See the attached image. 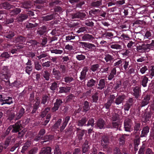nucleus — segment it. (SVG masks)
<instances>
[{
  "mask_svg": "<svg viewBox=\"0 0 154 154\" xmlns=\"http://www.w3.org/2000/svg\"><path fill=\"white\" fill-rule=\"evenodd\" d=\"M11 74L7 66H4L2 67L0 72V78L2 79H9Z\"/></svg>",
  "mask_w": 154,
  "mask_h": 154,
  "instance_id": "obj_1",
  "label": "nucleus"
},
{
  "mask_svg": "<svg viewBox=\"0 0 154 154\" xmlns=\"http://www.w3.org/2000/svg\"><path fill=\"white\" fill-rule=\"evenodd\" d=\"M12 97L8 96L5 94H0V104L1 105L7 104L10 105L13 103Z\"/></svg>",
  "mask_w": 154,
  "mask_h": 154,
  "instance_id": "obj_2",
  "label": "nucleus"
},
{
  "mask_svg": "<svg viewBox=\"0 0 154 154\" xmlns=\"http://www.w3.org/2000/svg\"><path fill=\"white\" fill-rule=\"evenodd\" d=\"M136 100L135 98L129 97L126 101L124 106V110L126 114L129 110L131 107L136 102Z\"/></svg>",
  "mask_w": 154,
  "mask_h": 154,
  "instance_id": "obj_3",
  "label": "nucleus"
},
{
  "mask_svg": "<svg viewBox=\"0 0 154 154\" xmlns=\"http://www.w3.org/2000/svg\"><path fill=\"white\" fill-rule=\"evenodd\" d=\"M97 79L95 77H89L87 79L86 85L88 88H96Z\"/></svg>",
  "mask_w": 154,
  "mask_h": 154,
  "instance_id": "obj_4",
  "label": "nucleus"
},
{
  "mask_svg": "<svg viewBox=\"0 0 154 154\" xmlns=\"http://www.w3.org/2000/svg\"><path fill=\"white\" fill-rule=\"evenodd\" d=\"M79 45L80 47L83 48H87L89 49L90 51H95L96 46L94 44L82 42H79Z\"/></svg>",
  "mask_w": 154,
  "mask_h": 154,
  "instance_id": "obj_5",
  "label": "nucleus"
},
{
  "mask_svg": "<svg viewBox=\"0 0 154 154\" xmlns=\"http://www.w3.org/2000/svg\"><path fill=\"white\" fill-rule=\"evenodd\" d=\"M124 126L125 131L130 133L132 130L131 128L132 121L131 119L129 118L126 119L124 121Z\"/></svg>",
  "mask_w": 154,
  "mask_h": 154,
  "instance_id": "obj_6",
  "label": "nucleus"
},
{
  "mask_svg": "<svg viewBox=\"0 0 154 154\" xmlns=\"http://www.w3.org/2000/svg\"><path fill=\"white\" fill-rule=\"evenodd\" d=\"M47 33V27L45 25L38 28L36 31V34L38 37L45 36Z\"/></svg>",
  "mask_w": 154,
  "mask_h": 154,
  "instance_id": "obj_7",
  "label": "nucleus"
},
{
  "mask_svg": "<svg viewBox=\"0 0 154 154\" xmlns=\"http://www.w3.org/2000/svg\"><path fill=\"white\" fill-rule=\"evenodd\" d=\"M10 125L12 129L11 132L13 133L19 132L23 127L20 120H18L14 124Z\"/></svg>",
  "mask_w": 154,
  "mask_h": 154,
  "instance_id": "obj_8",
  "label": "nucleus"
},
{
  "mask_svg": "<svg viewBox=\"0 0 154 154\" xmlns=\"http://www.w3.org/2000/svg\"><path fill=\"white\" fill-rule=\"evenodd\" d=\"M63 103L62 99L60 98H57L56 101L54 103V106L51 108L52 111L55 112L58 110L59 108L61 106Z\"/></svg>",
  "mask_w": 154,
  "mask_h": 154,
  "instance_id": "obj_9",
  "label": "nucleus"
},
{
  "mask_svg": "<svg viewBox=\"0 0 154 154\" xmlns=\"http://www.w3.org/2000/svg\"><path fill=\"white\" fill-rule=\"evenodd\" d=\"M105 79H101L99 81L97 79V84L96 88L99 90H104L106 87Z\"/></svg>",
  "mask_w": 154,
  "mask_h": 154,
  "instance_id": "obj_10",
  "label": "nucleus"
},
{
  "mask_svg": "<svg viewBox=\"0 0 154 154\" xmlns=\"http://www.w3.org/2000/svg\"><path fill=\"white\" fill-rule=\"evenodd\" d=\"M72 19L79 18L83 20L84 18H87L86 14L83 12L79 11L73 14H72Z\"/></svg>",
  "mask_w": 154,
  "mask_h": 154,
  "instance_id": "obj_11",
  "label": "nucleus"
},
{
  "mask_svg": "<svg viewBox=\"0 0 154 154\" xmlns=\"http://www.w3.org/2000/svg\"><path fill=\"white\" fill-rule=\"evenodd\" d=\"M106 122L105 120L102 119H99L97 122L96 124L95 125L96 128L100 129H104L105 128Z\"/></svg>",
  "mask_w": 154,
  "mask_h": 154,
  "instance_id": "obj_12",
  "label": "nucleus"
},
{
  "mask_svg": "<svg viewBox=\"0 0 154 154\" xmlns=\"http://www.w3.org/2000/svg\"><path fill=\"white\" fill-rule=\"evenodd\" d=\"M26 66L25 68V71L26 73L29 75L33 69L32 61L28 59V62L26 64Z\"/></svg>",
  "mask_w": 154,
  "mask_h": 154,
  "instance_id": "obj_13",
  "label": "nucleus"
},
{
  "mask_svg": "<svg viewBox=\"0 0 154 154\" xmlns=\"http://www.w3.org/2000/svg\"><path fill=\"white\" fill-rule=\"evenodd\" d=\"M150 99V95L147 94L146 95L141 101L140 107H142L147 105L149 103Z\"/></svg>",
  "mask_w": 154,
  "mask_h": 154,
  "instance_id": "obj_14",
  "label": "nucleus"
},
{
  "mask_svg": "<svg viewBox=\"0 0 154 154\" xmlns=\"http://www.w3.org/2000/svg\"><path fill=\"white\" fill-rule=\"evenodd\" d=\"M88 69L87 66H85L80 73L79 79L81 81H85L87 77V72L88 71Z\"/></svg>",
  "mask_w": 154,
  "mask_h": 154,
  "instance_id": "obj_15",
  "label": "nucleus"
},
{
  "mask_svg": "<svg viewBox=\"0 0 154 154\" xmlns=\"http://www.w3.org/2000/svg\"><path fill=\"white\" fill-rule=\"evenodd\" d=\"M99 98V94L96 92L92 94L91 97L89 98V100L91 103H97L98 102Z\"/></svg>",
  "mask_w": 154,
  "mask_h": 154,
  "instance_id": "obj_16",
  "label": "nucleus"
},
{
  "mask_svg": "<svg viewBox=\"0 0 154 154\" xmlns=\"http://www.w3.org/2000/svg\"><path fill=\"white\" fill-rule=\"evenodd\" d=\"M126 97V95L124 94L119 95L116 98L114 101V103H115L116 105H119L122 103Z\"/></svg>",
  "mask_w": 154,
  "mask_h": 154,
  "instance_id": "obj_17",
  "label": "nucleus"
},
{
  "mask_svg": "<svg viewBox=\"0 0 154 154\" xmlns=\"http://www.w3.org/2000/svg\"><path fill=\"white\" fill-rule=\"evenodd\" d=\"M25 113V109L22 106L20 107L19 108L16 114V119L19 120L20 119V118L23 116Z\"/></svg>",
  "mask_w": 154,
  "mask_h": 154,
  "instance_id": "obj_18",
  "label": "nucleus"
},
{
  "mask_svg": "<svg viewBox=\"0 0 154 154\" xmlns=\"http://www.w3.org/2000/svg\"><path fill=\"white\" fill-rule=\"evenodd\" d=\"M133 88V92L132 93V94L135 97V98L137 99L140 96V88L138 86H136Z\"/></svg>",
  "mask_w": 154,
  "mask_h": 154,
  "instance_id": "obj_19",
  "label": "nucleus"
},
{
  "mask_svg": "<svg viewBox=\"0 0 154 154\" xmlns=\"http://www.w3.org/2000/svg\"><path fill=\"white\" fill-rule=\"evenodd\" d=\"M71 88L70 87L66 86L60 87L59 88V91L58 94H66L70 92Z\"/></svg>",
  "mask_w": 154,
  "mask_h": 154,
  "instance_id": "obj_20",
  "label": "nucleus"
},
{
  "mask_svg": "<svg viewBox=\"0 0 154 154\" xmlns=\"http://www.w3.org/2000/svg\"><path fill=\"white\" fill-rule=\"evenodd\" d=\"M32 36L30 34L27 35V37H25L21 35H19L17 37L15 38V41L16 42L20 43L25 42L27 38H31Z\"/></svg>",
  "mask_w": 154,
  "mask_h": 154,
  "instance_id": "obj_21",
  "label": "nucleus"
},
{
  "mask_svg": "<svg viewBox=\"0 0 154 154\" xmlns=\"http://www.w3.org/2000/svg\"><path fill=\"white\" fill-rule=\"evenodd\" d=\"M141 124L140 123L135 122L134 126V134L140 135V131L141 130Z\"/></svg>",
  "mask_w": 154,
  "mask_h": 154,
  "instance_id": "obj_22",
  "label": "nucleus"
},
{
  "mask_svg": "<svg viewBox=\"0 0 154 154\" xmlns=\"http://www.w3.org/2000/svg\"><path fill=\"white\" fill-rule=\"evenodd\" d=\"M88 120V117L86 116L82 117L77 122V125L80 127L86 126V123Z\"/></svg>",
  "mask_w": 154,
  "mask_h": 154,
  "instance_id": "obj_23",
  "label": "nucleus"
},
{
  "mask_svg": "<svg viewBox=\"0 0 154 154\" xmlns=\"http://www.w3.org/2000/svg\"><path fill=\"white\" fill-rule=\"evenodd\" d=\"M23 48V47L21 45L18 44L16 45L14 48L10 51V52L13 54H18V52L22 51L21 49Z\"/></svg>",
  "mask_w": 154,
  "mask_h": 154,
  "instance_id": "obj_24",
  "label": "nucleus"
},
{
  "mask_svg": "<svg viewBox=\"0 0 154 154\" xmlns=\"http://www.w3.org/2000/svg\"><path fill=\"white\" fill-rule=\"evenodd\" d=\"M70 116H67L63 119V123L61 124V126L60 127V131H63L65 129L69 121L70 120Z\"/></svg>",
  "mask_w": 154,
  "mask_h": 154,
  "instance_id": "obj_25",
  "label": "nucleus"
},
{
  "mask_svg": "<svg viewBox=\"0 0 154 154\" xmlns=\"http://www.w3.org/2000/svg\"><path fill=\"white\" fill-rule=\"evenodd\" d=\"M104 59L106 63H113L114 61L116 59H114V57L109 54H105Z\"/></svg>",
  "mask_w": 154,
  "mask_h": 154,
  "instance_id": "obj_26",
  "label": "nucleus"
},
{
  "mask_svg": "<svg viewBox=\"0 0 154 154\" xmlns=\"http://www.w3.org/2000/svg\"><path fill=\"white\" fill-rule=\"evenodd\" d=\"M89 102L87 101H85L82 104V112L86 113L90 109V108L89 106Z\"/></svg>",
  "mask_w": 154,
  "mask_h": 154,
  "instance_id": "obj_27",
  "label": "nucleus"
},
{
  "mask_svg": "<svg viewBox=\"0 0 154 154\" xmlns=\"http://www.w3.org/2000/svg\"><path fill=\"white\" fill-rule=\"evenodd\" d=\"M56 14L53 13L51 14H48L43 16L42 18L43 21H47L54 20L55 18Z\"/></svg>",
  "mask_w": 154,
  "mask_h": 154,
  "instance_id": "obj_28",
  "label": "nucleus"
},
{
  "mask_svg": "<svg viewBox=\"0 0 154 154\" xmlns=\"http://www.w3.org/2000/svg\"><path fill=\"white\" fill-rule=\"evenodd\" d=\"M52 74L55 79L59 80L61 78V72L60 71L57 70L54 68L52 69Z\"/></svg>",
  "mask_w": 154,
  "mask_h": 154,
  "instance_id": "obj_29",
  "label": "nucleus"
},
{
  "mask_svg": "<svg viewBox=\"0 0 154 154\" xmlns=\"http://www.w3.org/2000/svg\"><path fill=\"white\" fill-rule=\"evenodd\" d=\"M109 45L111 48L117 50H120L122 48V45L118 44L116 42L110 43Z\"/></svg>",
  "mask_w": 154,
  "mask_h": 154,
  "instance_id": "obj_30",
  "label": "nucleus"
},
{
  "mask_svg": "<svg viewBox=\"0 0 154 154\" xmlns=\"http://www.w3.org/2000/svg\"><path fill=\"white\" fill-rule=\"evenodd\" d=\"M109 143V138L108 136L104 135L102 137L101 139V145L104 147H106Z\"/></svg>",
  "mask_w": 154,
  "mask_h": 154,
  "instance_id": "obj_31",
  "label": "nucleus"
},
{
  "mask_svg": "<svg viewBox=\"0 0 154 154\" xmlns=\"http://www.w3.org/2000/svg\"><path fill=\"white\" fill-rule=\"evenodd\" d=\"M149 126H146L144 127L141 131V134L140 135V137H146L149 132Z\"/></svg>",
  "mask_w": 154,
  "mask_h": 154,
  "instance_id": "obj_32",
  "label": "nucleus"
},
{
  "mask_svg": "<svg viewBox=\"0 0 154 154\" xmlns=\"http://www.w3.org/2000/svg\"><path fill=\"white\" fill-rule=\"evenodd\" d=\"M15 33L14 31L12 30H8L7 31L4 36L9 39H11L14 36Z\"/></svg>",
  "mask_w": 154,
  "mask_h": 154,
  "instance_id": "obj_33",
  "label": "nucleus"
},
{
  "mask_svg": "<svg viewBox=\"0 0 154 154\" xmlns=\"http://www.w3.org/2000/svg\"><path fill=\"white\" fill-rule=\"evenodd\" d=\"M102 5V0H95L91 3V6L94 8H99Z\"/></svg>",
  "mask_w": 154,
  "mask_h": 154,
  "instance_id": "obj_34",
  "label": "nucleus"
},
{
  "mask_svg": "<svg viewBox=\"0 0 154 154\" xmlns=\"http://www.w3.org/2000/svg\"><path fill=\"white\" fill-rule=\"evenodd\" d=\"M82 38L83 41H90L94 40V38L92 35L86 34L82 36Z\"/></svg>",
  "mask_w": 154,
  "mask_h": 154,
  "instance_id": "obj_35",
  "label": "nucleus"
},
{
  "mask_svg": "<svg viewBox=\"0 0 154 154\" xmlns=\"http://www.w3.org/2000/svg\"><path fill=\"white\" fill-rule=\"evenodd\" d=\"M116 70L115 68H113L111 70L110 73L108 75V79L109 81L111 80L116 75Z\"/></svg>",
  "mask_w": 154,
  "mask_h": 154,
  "instance_id": "obj_36",
  "label": "nucleus"
},
{
  "mask_svg": "<svg viewBox=\"0 0 154 154\" xmlns=\"http://www.w3.org/2000/svg\"><path fill=\"white\" fill-rule=\"evenodd\" d=\"M54 138V136L53 135L50 134L45 135L43 138V140H44V141H42L41 143H43L47 141H50L53 140Z\"/></svg>",
  "mask_w": 154,
  "mask_h": 154,
  "instance_id": "obj_37",
  "label": "nucleus"
},
{
  "mask_svg": "<svg viewBox=\"0 0 154 154\" xmlns=\"http://www.w3.org/2000/svg\"><path fill=\"white\" fill-rule=\"evenodd\" d=\"M34 69L37 71H42L43 68L42 65L40 64L38 61H35L34 62Z\"/></svg>",
  "mask_w": 154,
  "mask_h": 154,
  "instance_id": "obj_38",
  "label": "nucleus"
},
{
  "mask_svg": "<svg viewBox=\"0 0 154 154\" xmlns=\"http://www.w3.org/2000/svg\"><path fill=\"white\" fill-rule=\"evenodd\" d=\"M63 81L67 84H70L74 80V78L71 76L66 75L63 78Z\"/></svg>",
  "mask_w": 154,
  "mask_h": 154,
  "instance_id": "obj_39",
  "label": "nucleus"
},
{
  "mask_svg": "<svg viewBox=\"0 0 154 154\" xmlns=\"http://www.w3.org/2000/svg\"><path fill=\"white\" fill-rule=\"evenodd\" d=\"M141 85L144 87L147 86V84L148 82V78L146 76H143L141 78Z\"/></svg>",
  "mask_w": 154,
  "mask_h": 154,
  "instance_id": "obj_40",
  "label": "nucleus"
},
{
  "mask_svg": "<svg viewBox=\"0 0 154 154\" xmlns=\"http://www.w3.org/2000/svg\"><path fill=\"white\" fill-rule=\"evenodd\" d=\"M59 67L61 74L62 73V74H67L68 72V69L65 65H60Z\"/></svg>",
  "mask_w": 154,
  "mask_h": 154,
  "instance_id": "obj_41",
  "label": "nucleus"
},
{
  "mask_svg": "<svg viewBox=\"0 0 154 154\" xmlns=\"http://www.w3.org/2000/svg\"><path fill=\"white\" fill-rule=\"evenodd\" d=\"M21 11V9L19 8H15L11 11L10 12L11 16H16Z\"/></svg>",
  "mask_w": 154,
  "mask_h": 154,
  "instance_id": "obj_42",
  "label": "nucleus"
},
{
  "mask_svg": "<svg viewBox=\"0 0 154 154\" xmlns=\"http://www.w3.org/2000/svg\"><path fill=\"white\" fill-rule=\"evenodd\" d=\"M27 16L25 13H21L19 15L17 20L19 22H22L27 18Z\"/></svg>",
  "mask_w": 154,
  "mask_h": 154,
  "instance_id": "obj_43",
  "label": "nucleus"
},
{
  "mask_svg": "<svg viewBox=\"0 0 154 154\" xmlns=\"http://www.w3.org/2000/svg\"><path fill=\"white\" fill-rule=\"evenodd\" d=\"M32 5L30 2H25L22 5V7L26 9V10H29L32 7Z\"/></svg>",
  "mask_w": 154,
  "mask_h": 154,
  "instance_id": "obj_44",
  "label": "nucleus"
},
{
  "mask_svg": "<svg viewBox=\"0 0 154 154\" xmlns=\"http://www.w3.org/2000/svg\"><path fill=\"white\" fill-rule=\"evenodd\" d=\"M5 79H2L1 81V83L2 85L4 86H5V87L8 88L10 87H12V84L10 82L9 79H6L7 81H5L4 80Z\"/></svg>",
  "mask_w": 154,
  "mask_h": 154,
  "instance_id": "obj_45",
  "label": "nucleus"
},
{
  "mask_svg": "<svg viewBox=\"0 0 154 154\" xmlns=\"http://www.w3.org/2000/svg\"><path fill=\"white\" fill-rule=\"evenodd\" d=\"M51 149L50 147H47L42 149L39 154H51Z\"/></svg>",
  "mask_w": 154,
  "mask_h": 154,
  "instance_id": "obj_46",
  "label": "nucleus"
},
{
  "mask_svg": "<svg viewBox=\"0 0 154 154\" xmlns=\"http://www.w3.org/2000/svg\"><path fill=\"white\" fill-rule=\"evenodd\" d=\"M112 127L114 128H116L117 129H119L121 130L120 127H121V122L119 121L112 122Z\"/></svg>",
  "mask_w": 154,
  "mask_h": 154,
  "instance_id": "obj_47",
  "label": "nucleus"
},
{
  "mask_svg": "<svg viewBox=\"0 0 154 154\" xmlns=\"http://www.w3.org/2000/svg\"><path fill=\"white\" fill-rule=\"evenodd\" d=\"M16 115L14 113H11L10 114L7 119V120L10 122H13V120H14L15 121L17 120H16L15 119Z\"/></svg>",
  "mask_w": 154,
  "mask_h": 154,
  "instance_id": "obj_48",
  "label": "nucleus"
},
{
  "mask_svg": "<svg viewBox=\"0 0 154 154\" xmlns=\"http://www.w3.org/2000/svg\"><path fill=\"white\" fill-rule=\"evenodd\" d=\"M42 75L46 80L48 81L49 80L51 75L50 73L48 70H45L43 72Z\"/></svg>",
  "mask_w": 154,
  "mask_h": 154,
  "instance_id": "obj_49",
  "label": "nucleus"
},
{
  "mask_svg": "<svg viewBox=\"0 0 154 154\" xmlns=\"http://www.w3.org/2000/svg\"><path fill=\"white\" fill-rule=\"evenodd\" d=\"M86 132V131L85 130L83 129V131L79 132L77 134V137L79 141L82 140L83 137L85 134Z\"/></svg>",
  "mask_w": 154,
  "mask_h": 154,
  "instance_id": "obj_50",
  "label": "nucleus"
},
{
  "mask_svg": "<svg viewBox=\"0 0 154 154\" xmlns=\"http://www.w3.org/2000/svg\"><path fill=\"white\" fill-rule=\"evenodd\" d=\"M152 114V112L150 109H149L148 108H147L145 110L143 116L150 119Z\"/></svg>",
  "mask_w": 154,
  "mask_h": 154,
  "instance_id": "obj_51",
  "label": "nucleus"
},
{
  "mask_svg": "<svg viewBox=\"0 0 154 154\" xmlns=\"http://www.w3.org/2000/svg\"><path fill=\"white\" fill-rule=\"evenodd\" d=\"M1 53L0 55V58L2 59H7L9 58L10 55L7 52L4 51L3 52H0Z\"/></svg>",
  "mask_w": 154,
  "mask_h": 154,
  "instance_id": "obj_52",
  "label": "nucleus"
},
{
  "mask_svg": "<svg viewBox=\"0 0 154 154\" xmlns=\"http://www.w3.org/2000/svg\"><path fill=\"white\" fill-rule=\"evenodd\" d=\"M37 25L38 24L37 23H35L34 24H33L28 23L26 24V28L28 30H30L32 29L33 28L37 26Z\"/></svg>",
  "mask_w": 154,
  "mask_h": 154,
  "instance_id": "obj_53",
  "label": "nucleus"
},
{
  "mask_svg": "<svg viewBox=\"0 0 154 154\" xmlns=\"http://www.w3.org/2000/svg\"><path fill=\"white\" fill-rule=\"evenodd\" d=\"M50 86V89L53 92H54L58 88V85L57 83L56 82L52 83L51 84Z\"/></svg>",
  "mask_w": 154,
  "mask_h": 154,
  "instance_id": "obj_54",
  "label": "nucleus"
},
{
  "mask_svg": "<svg viewBox=\"0 0 154 154\" xmlns=\"http://www.w3.org/2000/svg\"><path fill=\"white\" fill-rule=\"evenodd\" d=\"M49 98L48 96L47 95H45L42 97V98L41 103L45 105L44 106L46 107L47 105L46 104V103L49 100Z\"/></svg>",
  "mask_w": 154,
  "mask_h": 154,
  "instance_id": "obj_55",
  "label": "nucleus"
},
{
  "mask_svg": "<svg viewBox=\"0 0 154 154\" xmlns=\"http://www.w3.org/2000/svg\"><path fill=\"white\" fill-rule=\"evenodd\" d=\"M49 56L48 54L45 51L41 52L39 56L37 57L38 59L40 60L42 58H45Z\"/></svg>",
  "mask_w": 154,
  "mask_h": 154,
  "instance_id": "obj_56",
  "label": "nucleus"
},
{
  "mask_svg": "<svg viewBox=\"0 0 154 154\" xmlns=\"http://www.w3.org/2000/svg\"><path fill=\"white\" fill-rule=\"evenodd\" d=\"M129 134H122L119 138V143L121 145H123L125 143V136H128Z\"/></svg>",
  "mask_w": 154,
  "mask_h": 154,
  "instance_id": "obj_57",
  "label": "nucleus"
},
{
  "mask_svg": "<svg viewBox=\"0 0 154 154\" xmlns=\"http://www.w3.org/2000/svg\"><path fill=\"white\" fill-rule=\"evenodd\" d=\"M119 115L118 114L114 112V113L112 115V117L111 118V120L114 122L116 121H119Z\"/></svg>",
  "mask_w": 154,
  "mask_h": 154,
  "instance_id": "obj_58",
  "label": "nucleus"
},
{
  "mask_svg": "<svg viewBox=\"0 0 154 154\" xmlns=\"http://www.w3.org/2000/svg\"><path fill=\"white\" fill-rule=\"evenodd\" d=\"M87 123L86 124V126H91L92 127H93L95 125L94 120L93 118H90L88 120Z\"/></svg>",
  "mask_w": 154,
  "mask_h": 154,
  "instance_id": "obj_59",
  "label": "nucleus"
},
{
  "mask_svg": "<svg viewBox=\"0 0 154 154\" xmlns=\"http://www.w3.org/2000/svg\"><path fill=\"white\" fill-rule=\"evenodd\" d=\"M134 135L135 136L134 141V144H139L140 140V135Z\"/></svg>",
  "mask_w": 154,
  "mask_h": 154,
  "instance_id": "obj_60",
  "label": "nucleus"
},
{
  "mask_svg": "<svg viewBox=\"0 0 154 154\" xmlns=\"http://www.w3.org/2000/svg\"><path fill=\"white\" fill-rule=\"evenodd\" d=\"M105 37L107 38L110 39L114 38V35L111 32H106L104 34Z\"/></svg>",
  "mask_w": 154,
  "mask_h": 154,
  "instance_id": "obj_61",
  "label": "nucleus"
},
{
  "mask_svg": "<svg viewBox=\"0 0 154 154\" xmlns=\"http://www.w3.org/2000/svg\"><path fill=\"white\" fill-rule=\"evenodd\" d=\"M115 99V96L113 94H110L107 100V101L112 104L114 103V100Z\"/></svg>",
  "mask_w": 154,
  "mask_h": 154,
  "instance_id": "obj_62",
  "label": "nucleus"
},
{
  "mask_svg": "<svg viewBox=\"0 0 154 154\" xmlns=\"http://www.w3.org/2000/svg\"><path fill=\"white\" fill-rule=\"evenodd\" d=\"M51 63L50 61H47L43 62L42 63V66L44 69L46 68H48L50 67L51 65Z\"/></svg>",
  "mask_w": 154,
  "mask_h": 154,
  "instance_id": "obj_63",
  "label": "nucleus"
},
{
  "mask_svg": "<svg viewBox=\"0 0 154 154\" xmlns=\"http://www.w3.org/2000/svg\"><path fill=\"white\" fill-rule=\"evenodd\" d=\"M100 66L98 64L93 65L91 66L90 69L93 72H95L96 71Z\"/></svg>",
  "mask_w": 154,
  "mask_h": 154,
  "instance_id": "obj_64",
  "label": "nucleus"
}]
</instances>
